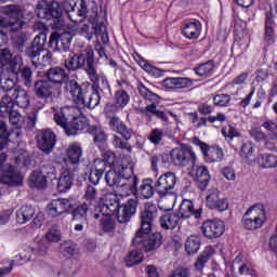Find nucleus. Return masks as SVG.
<instances>
[{"instance_id": "nucleus-1", "label": "nucleus", "mask_w": 277, "mask_h": 277, "mask_svg": "<svg viewBox=\"0 0 277 277\" xmlns=\"http://www.w3.org/2000/svg\"><path fill=\"white\" fill-rule=\"evenodd\" d=\"M63 8L72 23H83V18H88V23L80 26V31L88 40H91L96 23H98V6L93 5L88 10L83 0H65Z\"/></svg>"}, {"instance_id": "nucleus-2", "label": "nucleus", "mask_w": 277, "mask_h": 277, "mask_svg": "<svg viewBox=\"0 0 277 277\" xmlns=\"http://www.w3.org/2000/svg\"><path fill=\"white\" fill-rule=\"evenodd\" d=\"M77 108L66 106L54 115V121L58 127H62L66 135H77L78 131H83L88 127L85 119L75 117Z\"/></svg>"}, {"instance_id": "nucleus-3", "label": "nucleus", "mask_w": 277, "mask_h": 277, "mask_svg": "<svg viewBox=\"0 0 277 277\" xmlns=\"http://www.w3.org/2000/svg\"><path fill=\"white\" fill-rule=\"evenodd\" d=\"M65 90L71 94V98L79 107H88L94 109L101 103V95L97 91L91 92L87 89H82L81 84L77 80L67 81Z\"/></svg>"}, {"instance_id": "nucleus-4", "label": "nucleus", "mask_w": 277, "mask_h": 277, "mask_svg": "<svg viewBox=\"0 0 277 277\" xmlns=\"http://www.w3.org/2000/svg\"><path fill=\"white\" fill-rule=\"evenodd\" d=\"M104 205L107 209H111L115 207L117 210V221L119 224H127L133 215H135V211H137V200L129 199L123 205H118V197L116 194L107 193L104 196Z\"/></svg>"}, {"instance_id": "nucleus-5", "label": "nucleus", "mask_w": 277, "mask_h": 277, "mask_svg": "<svg viewBox=\"0 0 277 277\" xmlns=\"http://www.w3.org/2000/svg\"><path fill=\"white\" fill-rule=\"evenodd\" d=\"M1 14H5L9 18L0 16V27L10 29L11 31H18L23 29L25 22L23 21L24 14L21 6L16 4H9L0 8Z\"/></svg>"}, {"instance_id": "nucleus-6", "label": "nucleus", "mask_w": 277, "mask_h": 277, "mask_svg": "<svg viewBox=\"0 0 277 277\" xmlns=\"http://www.w3.org/2000/svg\"><path fill=\"white\" fill-rule=\"evenodd\" d=\"M265 222H267V211L263 203L250 207L242 216V225L247 230H256L262 228Z\"/></svg>"}, {"instance_id": "nucleus-7", "label": "nucleus", "mask_w": 277, "mask_h": 277, "mask_svg": "<svg viewBox=\"0 0 277 277\" xmlns=\"http://www.w3.org/2000/svg\"><path fill=\"white\" fill-rule=\"evenodd\" d=\"M170 157L177 168H185L189 163H196V153L192 147H176L170 151Z\"/></svg>"}, {"instance_id": "nucleus-8", "label": "nucleus", "mask_w": 277, "mask_h": 277, "mask_svg": "<svg viewBox=\"0 0 277 277\" xmlns=\"http://www.w3.org/2000/svg\"><path fill=\"white\" fill-rule=\"evenodd\" d=\"M94 55L93 49H85L79 55L74 52L68 53V57L65 58V67L67 70H79L88 64V61L91 60Z\"/></svg>"}, {"instance_id": "nucleus-9", "label": "nucleus", "mask_w": 277, "mask_h": 277, "mask_svg": "<svg viewBox=\"0 0 277 277\" xmlns=\"http://www.w3.org/2000/svg\"><path fill=\"white\" fill-rule=\"evenodd\" d=\"M25 53L31 58L36 68H38V66H47V64H51V58L53 57V54H51L49 50H42L34 43L26 48Z\"/></svg>"}, {"instance_id": "nucleus-10", "label": "nucleus", "mask_w": 277, "mask_h": 277, "mask_svg": "<svg viewBox=\"0 0 277 277\" xmlns=\"http://www.w3.org/2000/svg\"><path fill=\"white\" fill-rule=\"evenodd\" d=\"M224 230L226 225L219 219L205 221L201 225V233L207 239H217L224 235Z\"/></svg>"}, {"instance_id": "nucleus-11", "label": "nucleus", "mask_w": 277, "mask_h": 277, "mask_svg": "<svg viewBox=\"0 0 277 277\" xmlns=\"http://www.w3.org/2000/svg\"><path fill=\"white\" fill-rule=\"evenodd\" d=\"M159 222L164 230H174L176 226L182 230L189 228V221L182 219L177 213L166 214L160 217Z\"/></svg>"}, {"instance_id": "nucleus-12", "label": "nucleus", "mask_w": 277, "mask_h": 277, "mask_svg": "<svg viewBox=\"0 0 277 277\" xmlns=\"http://www.w3.org/2000/svg\"><path fill=\"white\" fill-rule=\"evenodd\" d=\"M176 185V175L174 173H164L158 177L155 183V192L159 194V196H168L174 186Z\"/></svg>"}, {"instance_id": "nucleus-13", "label": "nucleus", "mask_w": 277, "mask_h": 277, "mask_svg": "<svg viewBox=\"0 0 277 277\" xmlns=\"http://www.w3.org/2000/svg\"><path fill=\"white\" fill-rule=\"evenodd\" d=\"M55 133L51 130H41L37 135L38 148L49 155L55 148Z\"/></svg>"}, {"instance_id": "nucleus-14", "label": "nucleus", "mask_w": 277, "mask_h": 277, "mask_svg": "<svg viewBox=\"0 0 277 277\" xmlns=\"http://www.w3.org/2000/svg\"><path fill=\"white\" fill-rule=\"evenodd\" d=\"M206 205L209 209H216V211L221 212L228 209V201L225 198H220V190L217 188L208 190Z\"/></svg>"}, {"instance_id": "nucleus-15", "label": "nucleus", "mask_w": 277, "mask_h": 277, "mask_svg": "<svg viewBox=\"0 0 277 277\" xmlns=\"http://www.w3.org/2000/svg\"><path fill=\"white\" fill-rule=\"evenodd\" d=\"M157 217V207L153 203H146L145 210L141 213V230L144 233H150L153 228V222Z\"/></svg>"}, {"instance_id": "nucleus-16", "label": "nucleus", "mask_w": 277, "mask_h": 277, "mask_svg": "<svg viewBox=\"0 0 277 277\" xmlns=\"http://www.w3.org/2000/svg\"><path fill=\"white\" fill-rule=\"evenodd\" d=\"M190 174L195 177L199 189H207V185H209V181L211 180V176L209 175V169H207V167L196 166V163H193Z\"/></svg>"}, {"instance_id": "nucleus-17", "label": "nucleus", "mask_w": 277, "mask_h": 277, "mask_svg": "<svg viewBox=\"0 0 277 277\" xmlns=\"http://www.w3.org/2000/svg\"><path fill=\"white\" fill-rule=\"evenodd\" d=\"M44 77L51 82L53 85H66L68 83V75L66 70L62 67L50 68L45 71Z\"/></svg>"}, {"instance_id": "nucleus-18", "label": "nucleus", "mask_w": 277, "mask_h": 277, "mask_svg": "<svg viewBox=\"0 0 277 277\" xmlns=\"http://www.w3.org/2000/svg\"><path fill=\"white\" fill-rule=\"evenodd\" d=\"M72 209V203L68 199H54L49 203L48 211L52 217H57L62 213H68Z\"/></svg>"}, {"instance_id": "nucleus-19", "label": "nucleus", "mask_w": 277, "mask_h": 277, "mask_svg": "<svg viewBox=\"0 0 277 277\" xmlns=\"http://www.w3.org/2000/svg\"><path fill=\"white\" fill-rule=\"evenodd\" d=\"M109 124L111 131L118 133V135H121V137L126 140V142H129V140L133 137V130L127 127V124L123 123V121L120 120L117 116L111 117Z\"/></svg>"}, {"instance_id": "nucleus-20", "label": "nucleus", "mask_w": 277, "mask_h": 277, "mask_svg": "<svg viewBox=\"0 0 277 277\" xmlns=\"http://www.w3.org/2000/svg\"><path fill=\"white\" fill-rule=\"evenodd\" d=\"M72 41V36L68 32L62 35L57 32H52L50 36L49 44H56L57 51H63L66 53L70 49V42Z\"/></svg>"}, {"instance_id": "nucleus-21", "label": "nucleus", "mask_w": 277, "mask_h": 277, "mask_svg": "<svg viewBox=\"0 0 277 277\" xmlns=\"http://www.w3.org/2000/svg\"><path fill=\"white\" fill-rule=\"evenodd\" d=\"M129 101H131V96H129L127 91H117L115 93V103L106 105V111L117 114V111L124 109L129 105Z\"/></svg>"}, {"instance_id": "nucleus-22", "label": "nucleus", "mask_w": 277, "mask_h": 277, "mask_svg": "<svg viewBox=\"0 0 277 277\" xmlns=\"http://www.w3.org/2000/svg\"><path fill=\"white\" fill-rule=\"evenodd\" d=\"M77 168H67L58 179L57 189L61 193L68 192L72 187V181L77 176Z\"/></svg>"}, {"instance_id": "nucleus-23", "label": "nucleus", "mask_w": 277, "mask_h": 277, "mask_svg": "<svg viewBox=\"0 0 277 277\" xmlns=\"http://www.w3.org/2000/svg\"><path fill=\"white\" fill-rule=\"evenodd\" d=\"M9 95L17 107H22L23 109L29 107V94L22 87H16Z\"/></svg>"}, {"instance_id": "nucleus-24", "label": "nucleus", "mask_w": 277, "mask_h": 277, "mask_svg": "<svg viewBox=\"0 0 277 277\" xmlns=\"http://www.w3.org/2000/svg\"><path fill=\"white\" fill-rule=\"evenodd\" d=\"M0 88L10 94L16 88H21V85H18L16 77L10 75V71H2L0 74Z\"/></svg>"}, {"instance_id": "nucleus-25", "label": "nucleus", "mask_w": 277, "mask_h": 277, "mask_svg": "<svg viewBox=\"0 0 277 277\" xmlns=\"http://www.w3.org/2000/svg\"><path fill=\"white\" fill-rule=\"evenodd\" d=\"M202 24H200L198 21L186 24L182 29L184 38H187L188 40H198V38H200Z\"/></svg>"}, {"instance_id": "nucleus-26", "label": "nucleus", "mask_w": 277, "mask_h": 277, "mask_svg": "<svg viewBox=\"0 0 277 277\" xmlns=\"http://www.w3.org/2000/svg\"><path fill=\"white\" fill-rule=\"evenodd\" d=\"M35 94L41 98H49L55 94V89L49 80H38L35 82Z\"/></svg>"}, {"instance_id": "nucleus-27", "label": "nucleus", "mask_w": 277, "mask_h": 277, "mask_svg": "<svg viewBox=\"0 0 277 277\" xmlns=\"http://www.w3.org/2000/svg\"><path fill=\"white\" fill-rule=\"evenodd\" d=\"M254 143L248 141L246 143H242L240 147V157L245 163L248 166H254L256 163V159L254 157Z\"/></svg>"}, {"instance_id": "nucleus-28", "label": "nucleus", "mask_w": 277, "mask_h": 277, "mask_svg": "<svg viewBox=\"0 0 277 277\" xmlns=\"http://www.w3.org/2000/svg\"><path fill=\"white\" fill-rule=\"evenodd\" d=\"M140 179L132 177L131 180H121V184H118L117 186V194L119 196H131L135 189H137V182Z\"/></svg>"}, {"instance_id": "nucleus-29", "label": "nucleus", "mask_w": 277, "mask_h": 277, "mask_svg": "<svg viewBox=\"0 0 277 277\" xmlns=\"http://www.w3.org/2000/svg\"><path fill=\"white\" fill-rule=\"evenodd\" d=\"M213 254H215V248L211 246L206 247L195 261V269L197 272H202L205 269V265H207L209 259H211Z\"/></svg>"}, {"instance_id": "nucleus-30", "label": "nucleus", "mask_w": 277, "mask_h": 277, "mask_svg": "<svg viewBox=\"0 0 277 277\" xmlns=\"http://www.w3.org/2000/svg\"><path fill=\"white\" fill-rule=\"evenodd\" d=\"M182 220H189L192 215L198 217L199 214L197 213L196 209H194V202L189 199H184L180 206V209L176 213Z\"/></svg>"}, {"instance_id": "nucleus-31", "label": "nucleus", "mask_w": 277, "mask_h": 277, "mask_svg": "<svg viewBox=\"0 0 277 277\" xmlns=\"http://www.w3.org/2000/svg\"><path fill=\"white\" fill-rule=\"evenodd\" d=\"M143 248L145 252H155L158 248H161V234H147Z\"/></svg>"}, {"instance_id": "nucleus-32", "label": "nucleus", "mask_w": 277, "mask_h": 277, "mask_svg": "<svg viewBox=\"0 0 277 277\" xmlns=\"http://www.w3.org/2000/svg\"><path fill=\"white\" fill-rule=\"evenodd\" d=\"M66 155L71 166H78L79 161H81L83 149L81 148V145L74 143L67 148Z\"/></svg>"}, {"instance_id": "nucleus-33", "label": "nucleus", "mask_w": 277, "mask_h": 277, "mask_svg": "<svg viewBox=\"0 0 277 277\" xmlns=\"http://www.w3.org/2000/svg\"><path fill=\"white\" fill-rule=\"evenodd\" d=\"M256 163L260 168H277V156L274 154H260L256 157Z\"/></svg>"}, {"instance_id": "nucleus-34", "label": "nucleus", "mask_w": 277, "mask_h": 277, "mask_svg": "<svg viewBox=\"0 0 277 277\" xmlns=\"http://www.w3.org/2000/svg\"><path fill=\"white\" fill-rule=\"evenodd\" d=\"M136 192L138 196H141V198H144L145 200H148V198H153V196H155V187H153V180H143Z\"/></svg>"}, {"instance_id": "nucleus-35", "label": "nucleus", "mask_w": 277, "mask_h": 277, "mask_svg": "<svg viewBox=\"0 0 277 277\" xmlns=\"http://www.w3.org/2000/svg\"><path fill=\"white\" fill-rule=\"evenodd\" d=\"M12 111H14V101L10 93H6L0 100V116L1 118H8Z\"/></svg>"}, {"instance_id": "nucleus-36", "label": "nucleus", "mask_w": 277, "mask_h": 277, "mask_svg": "<svg viewBox=\"0 0 277 277\" xmlns=\"http://www.w3.org/2000/svg\"><path fill=\"white\" fill-rule=\"evenodd\" d=\"M36 210L34 208L24 206L16 212L17 224H26L31 217H34Z\"/></svg>"}, {"instance_id": "nucleus-37", "label": "nucleus", "mask_w": 277, "mask_h": 277, "mask_svg": "<svg viewBox=\"0 0 277 277\" xmlns=\"http://www.w3.org/2000/svg\"><path fill=\"white\" fill-rule=\"evenodd\" d=\"M30 187H37V189H44L47 187V177L40 171H34L29 176Z\"/></svg>"}, {"instance_id": "nucleus-38", "label": "nucleus", "mask_w": 277, "mask_h": 277, "mask_svg": "<svg viewBox=\"0 0 277 277\" xmlns=\"http://www.w3.org/2000/svg\"><path fill=\"white\" fill-rule=\"evenodd\" d=\"M185 250L187 254H196L200 250V236L190 235L185 241Z\"/></svg>"}, {"instance_id": "nucleus-39", "label": "nucleus", "mask_w": 277, "mask_h": 277, "mask_svg": "<svg viewBox=\"0 0 277 277\" xmlns=\"http://www.w3.org/2000/svg\"><path fill=\"white\" fill-rule=\"evenodd\" d=\"M83 198L92 207H96L101 199V197H98V190L94 186H87Z\"/></svg>"}, {"instance_id": "nucleus-40", "label": "nucleus", "mask_w": 277, "mask_h": 277, "mask_svg": "<svg viewBox=\"0 0 277 277\" xmlns=\"http://www.w3.org/2000/svg\"><path fill=\"white\" fill-rule=\"evenodd\" d=\"M85 72L89 76V79L92 81L93 85H98V81L101 80V78L98 77V72L96 71V66H94V54L87 63Z\"/></svg>"}, {"instance_id": "nucleus-41", "label": "nucleus", "mask_w": 277, "mask_h": 277, "mask_svg": "<svg viewBox=\"0 0 277 277\" xmlns=\"http://www.w3.org/2000/svg\"><path fill=\"white\" fill-rule=\"evenodd\" d=\"M36 14L38 18H42L45 21H51V11H50V4L47 0H41L37 4Z\"/></svg>"}, {"instance_id": "nucleus-42", "label": "nucleus", "mask_w": 277, "mask_h": 277, "mask_svg": "<svg viewBox=\"0 0 277 277\" xmlns=\"http://www.w3.org/2000/svg\"><path fill=\"white\" fill-rule=\"evenodd\" d=\"M0 182L5 185H11L12 187H16L18 185H23V176L18 173H6L1 176Z\"/></svg>"}, {"instance_id": "nucleus-43", "label": "nucleus", "mask_w": 277, "mask_h": 277, "mask_svg": "<svg viewBox=\"0 0 277 277\" xmlns=\"http://www.w3.org/2000/svg\"><path fill=\"white\" fill-rule=\"evenodd\" d=\"M207 161L209 163H215L217 161H222L224 159V150L220 147H210L206 156Z\"/></svg>"}, {"instance_id": "nucleus-44", "label": "nucleus", "mask_w": 277, "mask_h": 277, "mask_svg": "<svg viewBox=\"0 0 277 277\" xmlns=\"http://www.w3.org/2000/svg\"><path fill=\"white\" fill-rule=\"evenodd\" d=\"M105 181L109 187H118L122 182V176L118 172L110 170L106 173Z\"/></svg>"}, {"instance_id": "nucleus-45", "label": "nucleus", "mask_w": 277, "mask_h": 277, "mask_svg": "<svg viewBox=\"0 0 277 277\" xmlns=\"http://www.w3.org/2000/svg\"><path fill=\"white\" fill-rule=\"evenodd\" d=\"M9 116V121L13 127H16V129H23V126L25 124V118L18 110H12Z\"/></svg>"}, {"instance_id": "nucleus-46", "label": "nucleus", "mask_w": 277, "mask_h": 277, "mask_svg": "<svg viewBox=\"0 0 277 277\" xmlns=\"http://www.w3.org/2000/svg\"><path fill=\"white\" fill-rule=\"evenodd\" d=\"M143 259H144V255L140 251L133 250L128 254L126 259V265L128 267H133V265H137L142 263Z\"/></svg>"}, {"instance_id": "nucleus-47", "label": "nucleus", "mask_w": 277, "mask_h": 277, "mask_svg": "<svg viewBox=\"0 0 277 277\" xmlns=\"http://www.w3.org/2000/svg\"><path fill=\"white\" fill-rule=\"evenodd\" d=\"M138 94L143 96L144 98H147V101H150L151 103H157L159 101V95L153 93L148 88H146L142 82L137 85Z\"/></svg>"}, {"instance_id": "nucleus-48", "label": "nucleus", "mask_w": 277, "mask_h": 277, "mask_svg": "<svg viewBox=\"0 0 277 277\" xmlns=\"http://www.w3.org/2000/svg\"><path fill=\"white\" fill-rule=\"evenodd\" d=\"M213 68H214L213 63L208 62L199 65L195 69V71H196V75H198L199 77H209V75L213 72Z\"/></svg>"}, {"instance_id": "nucleus-49", "label": "nucleus", "mask_w": 277, "mask_h": 277, "mask_svg": "<svg viewBox=\"0 0 277 277\" xmlns=\"http://www.w3.org/2000/svg\"><path fill=\"white\" fill-rule=\"evenodd\" d=\"M26 42L27 36L23 32H19L13 37V47L17 49V51H23Z\"/></svg>"}, {"instance_id": "nucleus-50", "label": "nucleus", "mask_w": 277, "mask_h": 277, "mask_svg": "<svg viewBox=\"0 0 277 277\" xmlns=\"http://www.w3.org/2000/svg\"><path fill=\"white\" fill-rule=\"evenodd\" d=\"M88 215V203L83 202L77 207L74 211V220L75 222H79V220H83Z\"/></svg>"}, {"instance_id": "nucleus-51", "label": "nucleus", "mask_w": 277, "mask_h": 277, "mask_svg": "<svg viewBox=\"0 0 277 277\" xmlns=\"http://www.w3.org/2000/svg\"><path fill=\"white\" fill-rule=\"evenodd\" d=\"M47 241H51L52 243H57V241L62 240V232L57 228H51L45 234Z\"/></svg>"}, {"instance_id": "nucleus-52", "label": "nucleus", "mask_w": 277, "mask_h": 277, "mask_svg": "<svg viewBox=\"0 0 277 277\" xmlns=\"http://www.w3.org/2000/svg\"><path fill=\"white\" fill-rule=\"evenodd\" d=\"M50 5V19L51 18H60L62 16V6L57 1L49 2Z\"/></svg>"}, {"instance_id": "nucleus-53", "label": "nucleus", "mask_w": 277, "mask_h": 277, "mask_svg": "<svg viewBox=\"0 0 277 277\" xmlns=\"http://www.w3.org/2000/svg\"><path fill=\"white\" fill-rule=\"evenodd\" d=\"M12 62V53L10 49L0 50V68L8 66Z\"/></svg>"}, {"instance_id": "nucleus-54", "label": "nucleus", "mask_w": 277, "mask_h": 277, "mask_svg": "<svg viewBox=\"0 0 277 277\" xmlns=\"http://www.w3.org/2000/svg\"><path fill=\"white\" fill-rule=\"evenodd\" d=\"M265 148H267V150H274L275 153H277V133L274 132L272 134H269L266 140H265Z\"/></svg>"}, {"instance_id": "nucleus-55", "label": "nucleus", "mask_w": 277, "mask_h": 277, "mask_svg": "<svg viewBox=\"0 0 277 277\" xmlns=\"http://www.w3.org/2000/svg\"><path fill=\"white\" fill-rule=\"evenodd\" d=\"M45 179H55L57 170L52 164H43L39 170Z\"/></svg>"}, {"instance_id": "nucleus-56", "label": "nucleus", "mask_w": 277, "mask_h": 277, "mask_svg": "<svg viewBox=\"0 0 277 277\" xmlns=\"http://www.w3.org/2000/svg\"><path fill=\"white\" fill-rule=\"evenodd\" d=\"M2 72H9L11 77H15L17 79V75L21 72V64L11 61L9 62V66L2 70Z\"/></svg>"}, {"instance_id": "nucleus-57", "label": "nucleus", "mask_w": 277, "mask_h": 277, "mask_svg": "<svg viewBox=\"0 0 277 277\" xmlns=\"http://www.w3.org/2000/svg\"><path fill=\"white\" fill-rule=\"evenodd\" d=\"M109 168H111L109 163L104 162V160L101 158H96L93 162V169L101 174H105V171L109 170Z\"/></svg>"}, {"instance_id": "nucleus-58", "label": "nucleus", "mask_w": 277, "mask_h": 277, "mask_svg": "<svg viewBox=\"0 0 277 277\" xmlns=\"http://www.w3.org/2000/svg\"><path fill=\"white\" fill-rule=\"evenodd\" d=\"M31 44H34L35 47H38L41 50H45L44 49V44H47V32L41 31L39 32V35H37Z\"/></svg>"}, {"instance_id": "nucleus-59", "label": "nucleus", "mask_w": 277, "mask_h": 277, "mask_svg": "<svg viewBox=\"0 0 277 277\" xmlns=\"http://www.w3.org/2000/svg\"><path fill=\"white\" fill-rule=\"evenodd\" d=\"M113 144L115 148H121L122 150H128V153H131V145L129 143L122 141L118 135L113 136Z\"/></svg>"}, {"instance_id": "nucleus-60", "label": "nucleus", "mask_w": 277, "mask_h": 277, "mask_svg": "<svg viewBox=\"0 0 277 277\" xmlns=\"http://www.w3.org/2000/svg\"><path fill=\"white\" fill-rule=\"evenodd\" d=\"M122 179L121 181H131V179H137L135 176V174H133V168L126 166V167H121V169L119 170Z\"/></svg>"}, {"instance_id": "nucleus-61", "label": "nucleus", "mask_w": 277, "mask_h": 277, "mask_svg": "<svg viewBox=\"0 0 277 277\" xmlns=\"http://www.w3.org/2000/svg\"><path fill=\"white\" fill-rule=\"evenodd\" d=\"M150 232H144L141 229H138L134 236V238L132 239V243L133 246H140V243L144 245V241H146V237L148 236Z\"/></svg>"}, {"instance_id": "nucleus-62", "label": "nucleus", "mask_w": 277, "mask_h": 277, "mask_svg": "<svg viewBox=\"0 0 277 277\" xmlns=\"http://www.w3.org/2000/svg\"><path fill=\"white\" fill-rule=\"evenodd\" d=\"M21 75H22V78L24 79V83L27 88L31 87V77H32V71H31V68L29 67H24L22 70H21Z\"/></svg>"}, {"instance_id": "nucleus-63", "label": "nucleus", "mask_w": 277, "mask_h": 277, "mask_svg": "<svg viewBox=\"0 0 277 277\" xmlns=\"http://www.w3.org/2000/svg\"><path fill=\"white\" fill-rule=\"evenodd\" d=\"M162 137H163V130L154 129L149 134V142H151V144H159Z\"/></svg>"}, {"instance_id": "nucleus-64", "label": "nucleus", "mask_w": 277, "mask_h": 277, "mask_svg": "<svg viewBox=\"0 0 277 277\" xmlns=\"http://www.w3.org/2000/svg\"><path fill=\"white\" fill-rule=\"evenodd\" d=\"M213 102H214V105L219 107H226V105L230 103V96L224 95V94L215 95L213 97Z\"/></svg>"}]
</instances>
